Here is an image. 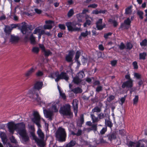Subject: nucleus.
<instances>
[{"label": "nucleus", "mask_w": 147, "mask_h": 147, "mask_svg": "<svg viewBox=\"0 0 147 147\" xmlns=\"http://www.w3.org/2000/svg\"><path fill=\"white\" fill-rule=\"evenodd\" d=\"M76 144V142L74 141H71L67 144L65 147H73Z\"/></svg>", "instance_id": "obj_28"}, {"label": "nucleus", "mask_w": 147, "mask_h": 147, "mask_svg": "<svg viewBox=\"0 0 147 147\" xmlns=\"http://www.w3.org/2000/svg\"><path fill=\"white\" fill-rule=\"evenodd\" d=\"M17 26V25L16 24H12L11 26H5L4 31L6 34L9 33L13 28H16Z\"/></svg>", "instance_id": "obj_11"}, {"label": "nucleus", "mask_w": 147, "mask_h": 147, "mask_svg": "<svg viewBox=\"0 0 147 147\" xmlns=\"http://www.w3.org/2000/svg\"><path fill=\"white\" fill-rule=\"evenodd\" d=\"M143 12L141 11H138L137 12V14L139 16L141 19H143Z\"/></svg>", "instance_id": "obj_43"}, {"label": "nucleus", "mask_w": 147, "mask_h": 147, "mask_svg": "<svg viewBox=\"0 0 147 147\" xmlns=\"http://www.w3.org/2000/svg\"><path fill=\"white\" fill-rule=\"evenodd\" d=\"M125 47L124 44L122 43H121L119 46V48L121 49H123L125 48Z\"/></svg>", "instance_id": "obj_58"}, {"label": "nucleus", "mask_w": 147, "mask_h": 147, "mask_svg": "<svg viewBox=\"0 0 147 147\" xmlns=\"http://www.w3.org/2000/svg\"><path fill=\"white\" fill-rule=\"evenodd\" d=\"M43 73L42 71H38L36 73V75L37 76L40 77L42 76L43 75Z\"/></svg>", "instance_id": "obj_49"}, {"label": "nucleus", "mask_w": 147, "mask_h": 147, "mask_svg": "<svg viewBox=\"0 0 147 147\" xmlns=\"http://www.w3.org/2000/svg\"><path fill=\"white\" fill-rule=\"evenodd\" d=\"M50 107V110H43V113L46 117L49 118L51 120L52 119L54 113L57 112L59 107V104L58 102H52L48 103L46 106L47 107Z\"/></svg>", "instance_id": "obj_2"}, {"label": "nucleus", "mask_w": 147, "mask_h": 147, "mask_svg": "<svg viewBox=\"0 0 147 147\" xmlns=\"http://www.w3.org/2000/svg\"><path fill=\"white\" fill-rule=\"evenodd\" d=\"M32 129V132H31V138L37 142L38 145L40 147H43L45 146V143L42 140H40L35 136L33 131L34 130V126H32L30 127Z\"/></svg>", "instance_id": "obj_7"}, {"label": "nucleus", "mask_w": 147, "mask_h": 147, "mask_svg": "<svg viewBox=\"0 0 147 147\" xmlns=\"http://www.w3.org/2000/svg\"><path fill=\"white\" fill-rule=\"evenodd\" d=\"M8 128L9 131L13 134L15 130L17 131L20 136V138L23 142L27 141L29 137L25 129V125L23 123L15 124L13 122H10L8 124Z\"/></svg>", "instance_id": "obj_1"}, {"label": "nucleus", "mask_w": 147, "mask_h": 147, "mask_svg": "<svg viewBox=\"0 0 147 147\" xmlns=\"http://www.w3.org/2000/svg\"><path fill=\"white\" fill-rule=\"evenodd\" d=\"M132 65L134 69H137L138 68V63L136 61L133 62Z\"/></svg>", "instance_id": "obj_45"}, {"label": "nucleus", "mask_w": 147, "mask_h": 147, "mask_svg": "<svg viewBox=\"0 0 147 147\" xmlns=\"http://www.w3.org/2000/svg\"><path fill=\"white\" fill-rule=\"evenodd\" d=\"M45 33L44 31L42 29V27H39L36 28L33 32V34H43Z\"/></svg>", "instance_id": "obj_18"}, {"label": "nucleus", "mask_w": 147, "mask_h": 147, "mask_svg": "<svg viewBox=\"0 0 147 147\" xmlns=\"http://www.w3.org/2000/svg\"><path fill=\"white\" fill-rule=\"evenodd\" d=\"M129 86V81H127L126 82L124 83L122 85V87L124 88H128Z\"/></svg>", "instance_id": "obj_44"}, {"label": "nucleus", "mask_w": 147, "mask_h": 147, "mask_svg": "<svg viewBox=\"0 0 147 147\" xmlns=\"http://www.w3.org/2000/svg\"><path fill=\"white\" fill-rule=\"evenodd\" d=\"M80 54V52L78 51H77L75 56V60L77 61L79 58Z\"/></svg>", "instance_id": "obj_46"}, {"label": "nucleus", "mask_w": 147, "mask_h": 147, "mask_svg": "<svg viewBox=\"0 0 147 147\" xmlns=\"http://www.w3.org/2000/svg\"><path fill=\"white\" fill-rule=\"evenodd\" d=\"M138 100V95H136L133 99V103L136 105L137 104Z\"/></svg>", "instance_id": "obj_42"}, {"label": "nucleus", "mask_w": 147, "mask_h": 147, "mask_svg": "<svg viewBox=\"0 0 147 147\" xmlns=\"http://www.w3.org/2000/svg\"><path fill=\"white\" fill-rule=\"evenodd\" d=\"M33 117L32 118V121L35 123L38 126V129L37 134L38 137L41 138L40 140H42L44 138V134L40 129V118L38 113L37 111H34L33 114Z\"/></svg>", "instance_id": "obj_3"}, {"label": "nucleus", "mask_w": 147, "mask_h": 147, "mask_svg": "<svg viewBox=\"0 0 147 147\" xmlns=\"http://www.w3.org/2000/svg\"><path fill=\"white\" fill-rule=\"evenodd\" d=\"M96 125H92L91 128H88L86 129L85 130L88 132L92 130L94 131H96Z\"/></svg>", "instance_id": "obj_31"}, {"label": "nucleus", "mask_w": 147, "mask_h": 147, "mask_svg": "<svg viewBox=\"0 0 147 147\" xmlns=\"http://www.w3.org/2000/svg\"><path fill=\"white\" fill-rule=\"evenodd\" d=\"M23 25L22 26L21 31L24 34H28V33H31V30L27 27V26L25 23H23Z\"/></svg>", "instance_id": "obj_10"}, {"label": "nucleus", "mask_w": 147, "mask_h": 147, "mask_svg": "<svg viewBox=\"0 0 147 147\" xmlns=\"http://www.w3.org/2000/svg\"><path fill=\"white\" fill-rule=\"evenodd\" d=\"M39 49L38 47H34L32 49V51L35 53H37L38 52Z\"/></svg>", "instance_id": "obj_47"}, {"label": "nucleus", "mask_w": 147, "mask_h": 147, "mask_svg": "<svg viewBox=\"0 0 147 147\" xmlns=\"http://www.w3.org/2000/svg\"><path fill=\"white\" fill-rule=\"evenodd\" d=\"M86 18L87 19L86 20V22L84 24V27H86L87 25H90L91 24L92 21V18L91 17H90L88 16H86Z\"/></svg>", "instance_id": "obj_20"}, {"label": "nucleus", "mask_w": 147, "mask_h": 147, "mask_svg": "<svg viewBox=\"0 0 147 147\" xmlns=\"http://www.w3.org/2000/svg\"><path fill=\"white\" fill-rule=\"evenodd\" d=\"M134 77L137 79L140 80L141 79L142 76L141 74L137 73H135L134 74Z\"/></svg>", "instance_id": "obj_40"}, {"label": "nucleus", "mask_w": 147, "mask_h": 147, "mask_svg": "<svg viewBox=\"0 0 147 147\" xmlns=\"http://www.w3.org/2000/svg\"><path fill=\"white\" fill-rule=\"evenodd\" d=\"M102 87L101 86H99L96 88V91L97 92H99L101 90Z\"/></svg>", "instance_id": "obj_59"}, {"label": "nucleus", "mask_w": 147, "mask_h": 147, "mask_svg": "<svg viewBox=\"0 0 147 147\" xmlns=\"http://www.w3.org/2000/svg\"><path fill=\"white\" fill-rule=\"evenodd\" d=\"M105 123L106 125L111 128L113 125V124L109 120H105Z\"/></svg>", "instance_id": "obj_37"}, {"label": "nucleus", "mask_w": 147, "mask_h": 147, "mask_svg": "<svg viewBox=\"0 0 147 147\" xmlns=\"http://www.w3.org/2000/svg\"><path fill=\"white\" fill-rule=\"evenodd\" d=\"M107 136L108 139L111 141L116 138V134L115 133H112L109 134Z\"/></svg>", "instance_id": "obj_21"}, {"label": "nucleus", "mask_w": 147, "mask_h": 147, "mask_svg": "<svg viewBox=\"0 0 147 147\" xmlns=\"http://www.w3.org/2000/svg\"><path fill=\"white\" fill-rule=\"evenodd\" d=\"M140 45L141 46H146L147 45V40L146 39L142 40V42H140Z\"/></svg>", "instance_id": "obj_34"}, {"label": "nucleus", "mask_w": 147, "mask_h": 147, "mask_svg": "<svg viewBox=\"0 0 147 147\" xmlns=\"http://www.w3.org/2000/svg\"><path fill=\"white\" fill-rule=\"evenodd\" d=\"M56 137L59 141L61 142L65 141L66 137L65 129L61 127H59L56 131Z\"/></svg>", "instance_id": "obj_4"}, {"label": "nucleus", "mask_w": 147, "mask_h": 147, "mask_svg": "<svg viewBox=\"0 0 147 147\" xmlns=\"http://www.w3.org/2000/svg\"><path fill=\"white\" fill-rule=\"evenodd\" d=\"M134 147H145V145L143 143L141 144L140 142L138 141L136 143Z\"/></svg>", "instance_id": "obj_33"}, {"label": "nucleus", "mask_w": 147, "mask_h": 147, "mask_svg": "<svg viewBox=\"0 0 147 147\" xmlns=\"http://www.w3.org/2000/svg\"><path fill=\"white\" fill-rule=\"evenodd\" d=\"M129 25V18L125 21L124 23L121 25V27L123 29L127 28Z\"/></svg>", "instance_id": "obj_25"}, {"label": "nucleus", "mask_w": 147, "mask_h": 147, "mask_svg": "<svg viewBox=\"0 0 147 147\" xmlns=\"http://www.w3.org/2000/svg\"><path fill=\"white\" fill-rule=\"evenodd\" d=\"M133 86L132 80L129 76V88H131Z\"/></svg>", "instance_id": "obj_54"}, {"label": "nucleus", "mask_w": 147, "mask_h": 147, "mask_svg": "<svg viewBox=\"0 0 147 147\" xmlns=\"http://www.w3.org/2000/svg\"><path fill=\"white\" fill-rule=\"evenodd\" d=\"M84 76V72L80 71L78 73L77 77L74 78L73 81L74 83L78 84L81 81V79Z\"/></svg>", "instance_id": "obj_9"}, {"label": "nucleus", "mask_w": 147, "mask_h": 147, "mask_svg": "<svg viewBox=\"0 0 147 147\" xmlns=\"http://www.w3.org/2000/svg\"><path fill=\"white\" fill-rule=\"evenodd\" d=\"M40 47L42 50V52L46 56H48L51 54V51L48 50H46L43 45L40 44L39 45Z\"/></svg>", "instance_id": "obj_15"}, {"label": "nucleus", "mask_w": 147, "mask_h": 147, "mask_svg": "<svg viewBox=\"0 0 147 147\" xmlns=\"http://www.w3.org/2000/svg\"><path fill=\"white\" fill-rule=\"evenodd\" d=\"M114 98V96H111L107 98V100L110 102L111 100H113Z\"/></svg>", "instance_id": "obj_55"}, {"label": "nucleus", "mask_w": 147, "mask_h": 147, "mask_svg": "<svg viewBox=\"0 0 147 147\" xmlns=\"http://www.w3.org/2000/svg\"><path fill=\"white\" fill-rule=\"evenodd\" d=\"M64 79L67 81L68 79V77L66 73L62 72L59 74V78L57 79H55V81L56 82H57L60 79Z\"/></svg>", "instance_id": "obj_12"}, {"label": "nucleus", "mask_w": 147, "mask_h": 147, "mask_svg": "<svg viewBox=\"0 0 147 147\" xmlns=\"http://www.w3.org/2000/svg\"><path fill=\"white\" fill-rule=\"evenodd\" d=\"M72 104L75 115L76 116L77 115L78 112V101L76 100H74L73 101Z\"/></svg>", "instance_id": "obj_17"}, {"label": "nucleus", "mask_w": 147, "mask_h": 147, "mask_svg": "<svg viewBox=\"0 0 147 147\" xmlns=\"http://www.w3.org/2000/svg\"><path fill=\"white\" fill-rule=\"evenodd\" d=\"M100 11H98V10L96 9L94 10L92 12V13L94 14H97L99 13Z\"/></svg>", "instance_id": "obj_60"}, {"label": "nucleus", "mask_w": 147, "mask_h": 147, "mask_svg": "<svg viewBox=\"0 0 147 147\" xmlns=\"http://www.w3.org/2000/svg\"><path fill=\"white\" fill-rule=\"evenodd\" d=\"M91 117L92 120L93 122L94 123L97 122L98 121V119L94 115H91Z\"/></svg>", "instance_id": "obj_41"}, {"label": "nucleus", "mask_w": 147, "mask_h": 147, "mask_svg": "<svg viewBox=\"0 0 147 147\" xmlns=\"http://www.w3.org/2000/svg\"><path fill=\"white\" fill-rule=\"evenodd\" d=\"M98 48L100 50L103 51L104 49V48L102 45H100L98 46Z\"/></svg>", "instance_id": "obj_61"}, {"label": "nucleus", "mask_w": 147, "mask_h": 147, "mask_svg": "<svg viewBox=\"0 0 147 147\" xmlns=\"http://www.w3.org/2000/svg\"><path fill=\"white\" fill-rule=\"evenodd\" d=\"M107 130V127H104L100 131V133L101 134H104L105 132Z\"/></svg>", "instance_id": "obj_52"}, {"label": "nucleus", "mask_w": 147, "mask_h": 147, "mask_svg": "<svg viewBox=\"0 0 147 147\" xmlns=\"http://www.w3.org/2000/svg\"><path fill=\"white\" fill-rule=\"evenodd\" d=\"M125 100V97L121 98L120 100L121 102H120V103L121 105L124 102Z\"/></svg>", "instance_id": "obj_62"}, {"label": "nucleus", "mask_w": 147, "mask_h": 147, "mask_svg": "<svg viewBox=\"0 0 147 147\" xmlns=\"http://www.w3.org/2000/svg\"><path fill=\"white\" fill-rule=\"evenodd\" d=\"M27 95L34 101L39 102L41 101V99L38 97V94L35 93V90L34 89L29 90Z\"/></svg>", "instance_id": "obj_6"}, {"label": "nucleus", "mask_w": 147, "mask_h": 147, "mask_svg": "<svg viewBox=\"0 0 147 147\" xmlns=\"http://www.w3.org/2000/svg\"><path fill=\"white\" fill-rule=\"evenodd\" d=\"M75 93H81L82 92V90L79 88H76L72 90Z\"/></svg>", "instance_id": "obj_32"}, {"label": "nucleus", "mask_w": 147, "mask_h": 147, "mask_svg": "<svg viewBox=\"0 0 147 147\" xmlns=\"http://www.w3.org/2000/svg\"><path fill=\"white\" fill-rule=\"evenodd\" d=\"M42 85L43 84L42 82H37L35 84L34 88L35 89L39 90L41 88Z\"/></svg>", "instance_id": "obj_22"}, {"label": "nucleus", "mask_w": 147, "mask_h": 147, "mask_svg": "<svg viewBox=\"0 0 147 147\" xmlns=\"http://www.w3.org/2000/svg\"><path fill=\"white\" fill-rule=\"evenodd\" d=\"M30 42L32 44L34 45L36 44L35 38L33 36L32 34H31L30 36Z\"/></svg>", "instance_id": "obj_30"}, {"label": "nucleus", "mask_w": 147, "mask_h": 147, "mask_svg": "<svg viewBox=\"0 0 147 147\" xmlns=\"http://www.w3.org/2000/svg\"><path fill=\"white\" fill-rule=\"evenodd\" d=\"M82 132V131L80 129H78V132L77 133H76L75 132L72 131L71 132V134H73V135H76L77 136H78L81 135Z\"/></svg>", "instance_id": "obj_35"}, {"label": "nucleus", "mask_w": 147, "mask_h": 147, "mask_svg": "<svg viewBox=\"0 0 147 147\" xmlns=\"http://www.w3.org/2000/svg\"><path fill=\"white\" fill-rule=\"evenodd\" d=\"M117 63V61L116 60H113L111 61V64L113 66L115 65Z\"/></svg>", "instance_id": "obj_63"}, {"label": "nucleus", "mask_w": 147, "mask_h": 147, "mask_svg": "<svg viewBox=\"0 0 147 147\" xmlns=\"http://www.w3.org/2000/svg\"><path fill=\"white\" fill-rule=\"evenodd\" d=\"M45 22L46 24L43 26V28L45 29H50L54 25L53 22L50 20L46 21Z\"/></svg>", "instance_id": "obj_13"}, {"label": "nucleus", "mask_w": 147, "mask_h": 147, "mask_svg": "<svg viewBox=\"0 0 147 147\" xmlns=\"http://www.w3.org/2000/svg\"><path fill=\"white\" fill-rule=\"evenodd\" d=\"M59 73L58 71H57L55 72H54L51 74L49 77L52 78H55V79H57L58 78H59Z\"/></svg>", "instance_id": "obj_23"}, {"label": "nucleus", "mask_w": 147, "mask_h": 147, "mask_svg": "<svg viewBox=\"0 0 147 147\" xmlns=\"http://www.w3.org/2000/svg\"><path fill=\"white\" fill-rule=\"evenodd\" d=\"M74 10L73 9H71L68 11L67 13V16L70 17L72 16L74 14Z\"/></svg>", "instance_id": "obj_36"}, {"label": "nucleus", "mask_w": 147, "mask_h": 147, "mask_svg": "<svg viewBox=\"0 0 147 147\" xmlns=\"http://www.w3.org/2000/svg\"><path fill=\"white\" fill-rule=\"evenodd\" d=\"M69 31H79L80 30L81 24H77L75 22L72 23L67 22L65 24Z\"/></svg>", "instance_id": "obj_5"}, {"label": "nucleus", "mask_w": 147, "mask_h": 147, "mask_svg": "<svg viewBox=\"0 0 147 147\" xmlns=\"http://www.w3.org/2000/svg\"><path fill=\"white\" fill-rule=\"evenodd\" d=\"M36 67H32L28 70L25 73V75L26 76L29 77L31 76L36 69Z\"/></svg>", "instance_id": "obj_19"}, {"label": "nucleus", "mask_w": 147, "mask_h": 147, "mask_svg": "<svg viewBox=\"0 0 147 147\" xmlns=\"http://www.w3.org/2000/svg\"><path fill=\"white\" fill-rule=\"evenodd\" d=\"M90 34L91 32L90 31L86 30L85 32H82L81 33V35L79 37V38L81 39L82 37H85L88 35H90Z\"/></svg>", "instance_id": "obj_24"}, {"label": "nucleus", "mask_w": 147, "mask_h": 147, "mask_svg": "<svg viewBox=\"0 0 147 147\" xmlns=\"http://www.w3.org/2000/svg\"><path fill=\"white\" fill-rule=\"evenodd\" d=\"M74 54V51L71 50L69 51L68 54L66 57V60L68 62H71L72 61V59Z\"/></svg>", "instance_id": "obj_16"}, {"label": "nucleus", "mask_w": 147, "mask_h": 147, "mask_svg": "<svg viewBox=\"0 0 147 147\" xmlns=\"http://www.w3.org/2000/svg\"><path fill=\"white\" fill-rule=\"evenodd\" d=\"M10 140L11 142L15 143H17V142L16 140V139L13 136H12L10 138Z\"/></svg>", "instance_id": "obj_50"}, {"label": "nucleus", "mask_w": 147, "mask_h": 147, "mask_svg": "<svg viewBox=\"0 0 147 147\" xmlns=\"http://www.w3.org/2000/svg\"><path fill=\"white\" fill-rule=\"evenodd\" d=\"M18 40V37H16L13 35L11 36V38L10 39V41L12 42H17Z\"/></svg>", "instance_id": "obj_29"}, {"label": "nucleus", "mask_w": 147, "mask_h": 147, "mask_svg": "<svg viewBox=\"0 0 147 147\" xmlns=\"http://www.w3.org/2000/svg\"><path fill=\"white\" fill-rule=\"evenodd\" d=\"M88 7H89L95 8L97 7V5L96 4H93L89 5Z\"/></svg>", "instance_id": "obj_53"}, {"label": "nucleus", "mask_w": 147, "mask_h": 147, "mask_svg": "<svg viewBox=\"0 0 147 147\" xmlns=\"http://www.w3.org/2000/svg\"><path fill=\"white\" fill-rule=\"evenodd\" d=\"M136 144V143H135L131 141H129V146H130L131 147H134V146Z\"/></svg>", "instance_id": "obj_56"}, {"label": "nucleus", "mask_w": 147, "mask_h": 147, "mask_svg": "<svg viewBox=\"0 0 147 147\" xmlns=\"http://www.w3.org/2000/svg\"><path fill=\"white\" fill-rule=\"evenodd\" d=\"M70 106L67 105L61 108L59 112L60 113L63 115L70 116L71 113L70 112Z\"/></svg>", "instance_id": "obj_8"}, {"label": "nucleus", "mask_w": 147, "mask_h": 147, "mask_svg": "<svg viewBox=\"0 0 147 147\" xmlns=\"http://www.w3.org/2000/svg\"><path fill=\"white\" fill-rule=\"evenodd\" d=\"M92 111L93 113L99 112L100 111V109L99 107H96L93 109Z\"/></svg>", "instance_id": "obj_48"}, {"label": "nucleus", "mask_w": 147, "mask_h": 147, "mask_svg": "<svg viewBox=\"0 0 147 147\" xmlns=\"http://www.w3.org/2000/svg\"><path fill=\"white\" fill-rule=\"evenodd\" d=\"M102 19H100L96 22V27L98 30H101L105 27V24H102Z\"/></svg>", "instance_id": "obj_14"}, {"label": "nucleus", "mask_w": 147, "mask_h": 147, "mask_svg": "<svg viewBox=\"0 0 147 147\" xmlns=\"http://www.w3.org/2000/svg\"><path fill=\"white\" fill-rule=\"evenodd\" d=\"M143 82L141 80V79L140 80V81L138 82V84L140 87L141 85L143 84Z\"/></svg>", "instance_id": "obj_64"}, {"label": "nucleus", "mask_w": 147, "mask_h": 147, "mask_svg": "<svg viewBox=\"0 0 147 147\" xmlns=\"http://www.w3.org/2000/svg\"><path fill=\"white\" fill-rule=\"evenodd\" d=\"M58 88L59 90V92L60 93V94L61 96L62 97L63 99H65V96L64 93H63L61 91V90L60 89V87L58 86Z\"/></svg>", "instance_id": "obj_38"}, {"label": "nucleus", "mask_w": 147, "mask_h": 147, "mask_svg": "<svg viewBox=\"0 0 147 147\" xmlns=\"http://www.w3.org/2000/svg\"><path fill=\"white\" fill-rule=\"evenodd\" d=\"M112 34V33L109 32L104 35V37L105 38H107L109 36H111Z\"/></svg>", "instance_id": "obj_57"}, {"label": "nucleus", "mask_w": 147, "mask_h": 147, "mask_svg": "<svg viewBox=\"0 0 147 147\" xmlns=\"http://www.w3.org/2000/svg\"><path fill=\"white\" fill-rule=\"evenodd\" d=\"M109 22L112 24H113L115 27L116 26L118 25V23L115 20H113L112 19H110L109 20Z\"/></svg>", "instance_id": "obj_39"}, {"label": "nucleus", "mask_w": 147, "mask_h": 147, "mask_svg": "<svg viewBox=\"0 0 147 147\" xmlns=\"http://www.w3.org/2000/svg\"><path fill=\"white\" fill-rule=\"evenodd\" d=\"M147 56V53L146 52L140 53L139 54V59L140 60H144L146 59V57Z\"/></svg>", "instance_id": "obj_26"}, {"label": "nucleus", "mask_w": 147, "mask_h": 147, "mask_svg": "<svg viewBox=\"0 0 147 147\" xmlns=\"http://www.w3.org/2000/svg\"><path fill=\"white\" fill-rule=\"evenodd\" d=\"M0 136L3 142L4 143H5L7 140L6 134L2 132L0 134Z\"/></svg>", "instance_id": "obj_27"}, {"label": "nucleus", "mask_w": 147, "mask_h": 147, "mask_svg": "<svg viewBox=\"0 0 147 147\" xmlns=\"http://www.w3.org/2000/svg\"><path fill=\"white\" fill-rule=\"evenodd\" d=\"M59 28L62 30H64L65 28V27L64 24H59L58 25Z\"/></svg>", "instance_id": "obj_51"}]
</instances>
